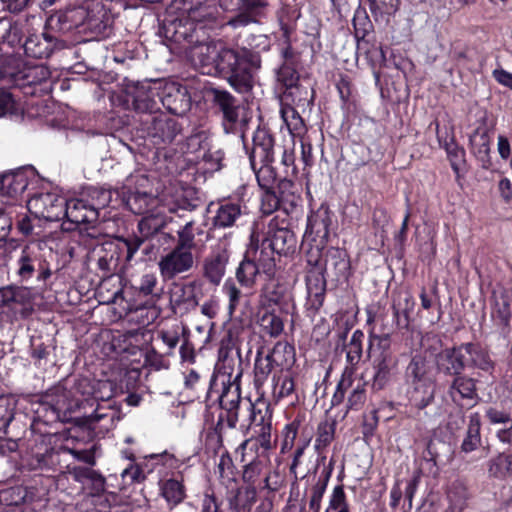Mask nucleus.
<instances>
[{"instance_id": "nucleus-1", "label": "nucleus", "mask_w": 512, "mask_h": 512, "mask_svg": "<svg viewBox=\"0 0 512 512\" xmlns=\"http://www.w3.org/2000/svg\"><path fill=\"white\" fill-rule=\"evenodd\" d=\"M261 67L259 53L247 48L222 47L216 72L239 93L252 90L254 71Z\"/></svg>"}, {"instance_id": "nucleus-2", "label": "nucleus", "mask_w": 512, "mask_h": 512, "mask_svg": "<svg viewBox=\"0 0 512 512\" xmlns=\"http://www.w3.org/2000/svg\"><path fill=\"white\" fill-rule=\"evenodd\" d=\"M369 353L374 370L371 389L374 392L382 391L390 385L397 369V359L391 349L389 333L371 335Z\"/></svg>"}, {"instance_id": "nucleus-3", "label": "nucleus", "mask_w": 512, "mask_h": 512, "mask_svg": "<svg viewBox=\"0 0 512 512\" xmlns=\"http://www.w3.org/2000/svg\"><path fill=\"white\" fill-rule=\"evenodd\" d=\"M138 130L157 148L173 144L183 133L182 124L164 113L141 116Z\"/></svg>"}, {"instance_id": "nucleus-4", "label": "nucleus", "mask_w": 512, "mask_h": 512, "mask_svg": "<svg viewBox=\"0 0 512 512\" xmlns=\"http://www.w3.org/2000/svg\"><path fill=\"white\" fill-rule=\"evenodd\" d=\"M246 410L249 412V425L254 424L259 429L256 431L255 439H246L238 449L244 451L250 447L252 451L268 453L272 447L270 405L265 401L258 400L256 403H246Z\"/></svg>"}, {"instance_id": "nucleus-5", "label": "nucleus", "mask_w": 512, "mask_h": 512, "mask_svg": "<svg viewBox=\"0 0 512 512\" xmlns=\"http://www.w3.org/2000/svg\"><path fill=\"white\" fill-rule=\"evenodd\" d=\"M219 403L224 412L219 415L215 425V432L221 437L224 424L226 423L228 428L234 429L239 421L240 410L246 409V403L251 402L249 400L243 401L238 384L229 383L227 386H223L222 393L219 396Z\"/></svg>"}, {"instance_id": "nucleus-6", "label": "nucleus", "mask_w": 512, "mask_h": 512, "mask_svg": "<svg viewBox=\"0 0 512 512\" xmlns=\"http://www.w3.org/2000/svg\"><path fill=\"white\" fill-rule=\"evenodd\" d=\"M64 211V218L68 222L75 225H85L84 231L86 235L92 239L98 238L100 232L95 227V224L98 221L99 212L95 210L93 205H90L88 200H66Z\"/></svg>"}, {"instance_id": "nucleus-7", "label": "nucleus", "mask_w": 512, "mask_h": 512, "mask_svg": "<svg viewBox=\"0 0 512 512\" xmlns=\"http://www.w3.org/2000/svg\"><path fill=\"white\" fill-rule=\"evenodd\" d=\"M127 101L131 102L133 108L138 113L145 115H155L160 110L158 100L160 101V92L152 87L150 82H137L127 86Z\"/></svg>"}, {"instance_id": "nucleus-8", "label": "nucleus", "mask_w": 512, "mask_h": 512, "mask_svg": "<svg viewBox=\"0 0 512 512\" xmlns=\"http://www.w3.org/2000/svg\"><path fill=\"white\" fill-rule=\"evenodd\" d=\"M5 251L11 254L17 266L16 273L21 280H29L37 270L41 269V258L36 247L31 245L20 246L11 240L5 245Z\"/></svg>"}, {"instance_id": "nucleus-9", "label": "nucleus", "mask_w": 512, "mask_h": 512, "mask_svg": "<svg viewBox=\"0 0 512 512\" xmlns=\"http://www.w3.org/2000/svg\"><path fill=\"white\" fill-rule=\"evenodd\" d=\"M195 262L193 252L174 246L160 258L158 267L165 280H172L179 275L189 273L195 266Z\"/></svg>"}, {"instance_id": "nucleus-10", "label": "nucleus", "mask_w": 512, "mask_h": 512, "mask_svg": "<svg viewBox=\"0 0 512 512\" xmlns=\"http://www.w3.org/2000/svg\"><path fill=\"white\" fill-rule=\"evenodd\" d=\"M66 199L54 193H42L28 201V209L35 216L46 221H59L64 218Z\"/></svg>"}, {"instance_id": "nucleus-11", "label": "nucleus", "mask_w": 512, "mask_h": 512, "mask_svg": "<svg viewBox=\"0 0 512 512\" xmlns=\"http://www.w3.org/2000/svg\"><path fill=\"white\" fill-rule=\"evenodd\" d=\"M121 418L120 406L112 402L110 397L102 401V403H98L92 414L76 418L75 423L79 426L94 429L97 423L103 422V427L109 430L115 427Z\"/></svg>"}, {"instance_id": "nucleus-12", "label": "nucleus", "mask_w": 512, "mask_h": 512, "mask_svg": "<svg viewBox=\"0 0 512 512\" xmlns=\"http://www.w3.org/2000/svg\"><path fill=\"white\" fill-rule=\"evenodd\" d=\"M224 45L216 42H198L195 40L193 44L185 48L188 50V56L194 66L207 69L204 73H210L212 69L216 70L220 52Z\"/></svg>"}, {"instance_id": "nucleus-13", "label": "nucleus", "mask_w": 512, "mask_h": 512, "mask_svg": "<svg viewBox=\"0 0 512 512\" xmlns=\"http://www.w3.org/2000/svg\"><path fill=\"white\" fill-rule=\"evenodd\" d=\"M466 367L462 344L441 350L435 356L436 371L445 377H454L463 373Z\"/></svg>"}, {"instance_id": "nucleus-14", "label": "nucleus", "mask_w": 512, "mask_h": 512, "mask_svg": "<svg viewBox=\"0 0 512 512\" xmlns=\"http://www.w3.org/2000/svg\"><path fill=\"white\" fill-rule=\"evenodd\" d=\"M213 105L222 113L225 129L231 130L237 124L241 106L239 101L228 91L211 88L209 91Z\"/></svg>"}, {"instance_id": "nucleus-15", "label": "nucleus", "mask_w": 512, "mask_h": 512, "mask_svg": "<svg viewBox=\"0 0 512 512\" xmlns=\"http://www.w3.org/2000/svg\"><path fill=\"white\" fill-rule=\"evenodd\" d=\"M160 102L172 114L183 116L191 108V97L186 87L178 84L166 85L160 93Z\"/></svg>"}, {"instance_id": "nucleus-16", "label": "nucleus", "mask_w": 512, "mask_h": 512, "mask_svg": "<svg viewBox=\"0 0 512 512\" xmlns=\"http://www.w3.org/2000/svg\"><path fill=\"white\" fill-rule=\"evenodd\" d=\"M200 284L197 281L174 283L170 290V304L174 312H188L195 309L199 302L196 294Z\"/></svg>"}, {"instance_id": "nucleus-17", "label": "nucleus", "mask_w": 512, "mask_h": 512, "mask_svg": "<svg viewBox=\"0 0 512 512\" xmlns=\"http://www.w3.org/2000/svg\"><path fill=\"white\" fill-rule=\"evenodd\" d=\"M229 257V252L225 247H218L204 259L202 275L210 284L218 286L221 283L226 273Z\"/></svg>"}, {"instance_id": "nucleus-18", "label": "nucleus", "mask_w": 512, "mask_h": 512, "mask_svg": "<svg viewBox=\"0 0 512 512\" xmlns=\"http://www.w3.org/2000/svg\"><path fill=\"white\" fill-rule=\"evenodd\" d=\"M327 276L336 281L347 280L350 270V261L345 250L330 247L325 250L324 262L320 267Z\"/></svg>"}, {"instance_id": "nucleus-19", "label": "nucleus", "mask_w": 512, "mask_h": 512, "mask_svg": "<svg viewBox=\"0 0 512 512\" xmlns=\"http://www.w3.org/2000/svg\"><path fill=\"white\" fill-rule=\"evenodd\" d=\"M263 241L267 242L277 254L294 252L297 243L295 234L288 228L278 227L275 219L269 222Z\"/></svg>"}, {"instance_id": "nucleus-20", "label": "nucleus", "mask_w": 512, "mask_h": 512, "mask_svg": "<svg viewBox=\"0 0 512 512\" xmlns=\"http://www.w3.org/2000/svg\"><path fill=\"white\" fill-rule=\"evenodd\" d=\"M22 46L28 57L43 59L48 58L55 49L61 46V43L52 34L43 32L30 34Z\"/></svg>"}, {"instance_id": "nucleus-21", "label": "nucleus", "mask_w": 512, "mask_h": 512, "mask_svg": "<svg viewBox=\"0 0 512 512\" xmlns=\"http://www.w3.org/2000/svg\"><path fill=\"white\" fill-rule=\"evenodd\" d=\"M274 139L266 129H257L253 135V145L249 155L252 168L259 163H272L274 159Z\"/></svg>"}, {"instance_id": "nucleus-22", "label": "nucleus", "mask_w": 512, "mask_h": 512, "mask_svg": "<svg viewBox=\"0 0 512 512\" xmlns=\"http://www.w3.org/2000/svg\"><path fill=\"white\" fill-rule=\"evenodd\" d=\"M477 380L463 373L453 377L447 388V394L458 406L464 400H477Z\"/></svg>"}, {"instance_id": "nucleus-23", "label": "nucleus", "mask_w": 512, "mask_h": 512, "mask_svg": "<svg viewBox=\"0 0 512 512\" xmlns=\"http://www.w3.org/2000/svg\"><path fill=\"white\" fill-rule=\"evenodd\" d=\"M28 176L24 171H15L0 177V198L3 203L16 200L28 187Z\"/></svg>"}, {"instance_id": "nucleus-24", "label": "nucleus", "mask_w": 512, "mask_h": 512, "mask_svg": "<svg viewBox=\"0 0 512 512\" xmlns=\"http://www.w3.org/2000/svg\"><path fill=\"white\" fill-rule=\"evenodd\" d=\"M325 272L319 269H310L306 276L307 292H308V305L309 309L317 312L323 305L325 291H326V278Z\"/></svg>"}, {"instance_id": "nucleus-25", "label": "nucleus", "mask_w": 512, "mask_h": 512, "mask_svg": "<svg viewBox=\"0 0 512 512\" xmlns=\"http://www.w3.org/2000/svg\"><path fill=\"white\" fill-rule=\"evenodd\" d=\"M437 138L447 153L453 171L458 175L465 165V150L455 142L447 127L440 129L437 126Z\"/></svg>"}, {"instance_id": "nucleus-26", "label": "nucleus", "mask_w": 512, "mask_h": 512, "mask_svg": "<svg viewBox=\"0 0 512 512\" xmlns=\"http://www.w3.org/2000/svg\"><path fill=\"white\" fill-rule=\"evenodd\" d=\"M276 252L270 248L267 242L262 241L261 246L248 250L246 255L254 262L258 270L271 280L275 274L276 263L274 254Z\"/></svg>"}, {"instance_id": "nucleus-27", "label": "nucleus", "mask_w": 512, "mask_h": 512, "mask_svg": "<svg viewBox=\"0 0 512 512\" xmlns=\"http://www.w3.org/2000/svg\"><path fill=\"white\" fill-rule=\"evenodd\" d=\"M405 376L413 386L432 384L430 380V365L427 357L418 352L415 353L406 367Z\"/></svg>"}, {"instance_id": "nucleus-28", "label": "nucleus", "mask_w": 512, "mask_h": 512, "mask_svg": "<svg viewBox=\"0 0 512 512\" xmlns=\"http://www.w3.org/2000/svg\"><path fill=\"white\" fill-rule=\"evenodd\" d=\"M74 394L84 397L93 396L95 400L104 401L112 396V383L108 381H91L88 378L76 380L73 386Z\"/></svg>"}, {"instance_id": "nucleus-29", "label": "nucleus", "mask_w": 512, "mask_h": 512, "mask_svg": "<svg viewBox=\"0 0 512 512\" xmlns=\"http://www.w3.org/2000/svg\"><path fill=\"white\" fill-rule=\"evenodd\" d=\"M18 63L13 65L12 69H4L3 75L9 76L16 82L23 81V84H39L50 77L49 70L43 65L28 66L22 70H16Z\"/></svg>"}, {"instance_id": "nucleus-30", "label": "nucleus", "mask_w": 512, "mask_h": 512, "mask_svg": "<svg viewBox=\"0 0 512 512\" xmlns=\"http://www.w3.org/2000/svg\"><path fill=\"white\" fill-rule=\"evenodd\" d=\"M266 4L267 2H240L235 16L231 17L227 24L238 28L257 22L262 17Z\"/></svg>"}, {"instance_id": "nucleus-31", "label": "nucleus", "mask_w": 512, "mask_h": 512, "mask_svg": "<svg viewBox=\"0 0 512 512\" xmlns=\"http://www.w3.org/2000/svg\"><path fill=\"white\" fill-rule=\"evenodd\" d=\"M255 453V457L243 466L242 472V480L249 485L248 489L253 495L256 494V481L267 471L270 463L268 453Z\"/></svg>"}, {"instance_id": "nucleus-32", "label": "nucleus", "mask_w": 512, "mask_h": 512, "mask_svg": "<svg viewBox=\"0 0 512 512\" xmlns=\"http://www.w3.org/2000/svg\"><path fill=\"white\" fill-rule=\"evenodd\" d=\"M470 145L473 154L481 162L484 169L491 166L490 159V138L485 127H478L470 136Z\"/></svg>"}, {"instance_id": "nucleus-33", "label": "nucleus", "mask_w": 512, "mask_h": 512, "mask_svg": "<svg viewBox=\"0 0 512 512\" xmlns=\"http://www.w3.org/2000/svg\"><path fill=\"white\" fill-rule=\"evenodd\" d=\"M164 33L167 39L177 44L187 43L190 46L195 42L196 29L193 24L181 19L164 24Z\"/></svg>"}, {"instance_id": "nucleus-34", "label": "nucleus", "mask_w": 512, "mask_h": 512, "mask_svg": "<svg viewBox=\"0 0 512 512\" xmlns=\"http://www.w3.org/2000/svg\"><path fill=\"white\" fill-rule=\"evenodd\" d=\"M464 354L469 356V365L483 372L492 374L495 363L491 359L489 352L479 344L462 343Z\"/></svg>"}, {"instance_id": "nucleus-35", "label": "nucleus", "mask_w": 512, "mask_h": 512, "mask_svg": "<svg viewBox=\"0 0 512 512\" xmlns=\"http://www.w3.org/2000/svg\"><path fill=\"white\" fill-rule=\"evenodd\" d=\"M330 219L326 212L314 214L308 218L305 232V241L320 242L324 244L329 236Z\"/></svg>"}, {"instance_id": "nucleus-36", "label": "nucleus", "mask_w": 512, "mask_h": 512, "mask_svg": "<svg viewBox=\"0 0 512 512\" xmlns=\"http://www.w3.org/2000/svg\"><path fill=\"white\" fill-rule=\"evenodd\" d=\"M481 416L478 412L469 415V422L465 438L461 444V451L470 453L481 446Z\"/></svg>"}, {"instance_id": "nucleus-37", "label": "nucleus", "mask_w": 512, "mask_h": 512, "mask_svg": "<svg viewBox=\"0 0 512 512\" xmlns=\"http://www.w3.org/2000/svg\"><path fill=\"white\" fill-rule=\"evenodd\" d=\"M157 197L147 192H133L126 199V205L131 212L137 215H145L153 211L158 205Z\"/></svg>"}, {"instance_id": "nucleus-38", "label": "nucleus", "mask_w": 512, "mask_h": 512, "mask_svg": "<svg viewBox=\"0 0 512 512\" xmlns=\"http://www.w3.org/2000/svg\"><path fill=\"white\" fill-rule=\"evenodd\" d=\"M242 210L238 203L224 202L220 204L213 218V225L217 228L232 227L241 217Z\"/></svg>"}, {"instance_id": "nucleus-39", "label": "nucleus", "mask_w": 512, "mask_h": 512, "mask_svg": "<svg viewBox=\"0 0 512 512\" xmlns=\"http://www.w3.org/2000/svg\"><path fill=\"white\" fill-rule=\"evenodd\" d=\"M172 221L171 217L161 212L153 213L152 211L139 221L138 229L144 238H149L160 232L168 222Z\"/></svg>"}, {"instance_id": "nucleus-40", "label": "nucleus", "mask_w": 512, "mask_h": 512, "mask_svg": "<svg viewBox=\"0 0 512 512\" xmlns=\"http://www.w3.org/2000/svg\"><path fill=\"white\" fill-rule=\"evenodd\" d=\"M273 398L280 401L284 398H297L295 395V382L289 372H280L273 376Z\"/></svg>"}, {"instance_id": "nucleus-41", "label": "nucleus", "mask_w": 512, "mask_h": 512, "mask_svg": "<svg viewBox=\"0 0 512 512\" xmlns=\"http://www.w3.org/2000/svg\"><path fill=\"white\" fill-rule=\"evenodd\" d=\"M278 346H280V344H277L272 352H269L265 356H262L261 352L257 353L254 365V381L256 386H262L272 372L274 368L273 354Z\"/></svg>"}, {"instance_id": "nucleus-42", "label": "nucleus", "mask_w": 512, "mask_h": 512, "mask_svg": "<svg viewBox=\"0 0 512 512\" xmlns=\"http://www.w3.org/2000/svg\"><path fill=\"white\" fill-rule=\"evenodd\" d=\"M511 297L510 293L504 292L495 297L492 317L499 326L508 327L511 320Z\"/></svg>"}, {"instance_id": "nucleus-43", "label": "nucleus", "mask_w": 512, "mask_h": 512, "mask_svg": "<svg viewBox=\"0 0 512 512\" xmlns=\"http://www.w3.org/2000/svg\"><path fill=\"white\" fill-rule=\"evenodd\" d=\"M488 472L490 476L498 479L512 476V453H500L490 459Z\"/></svg>"}, {"instance_id": "nucleus-44", "label": "nucleus", "mask_w": 512, "mask_h": 512, "mask_svg": "<svg viewBox=\"0 0 512 512\" xmlns=\"http://www.w3.org/2000/svg\"><path fill=\"white\" fill-rule=\"evenodd\" d=\"M262 274L255 266L254 262L245 254L243 260L236 269V279L238 283L245 288H252L258 275Z\"/></svg>"}, {"instance_id": "nucleus-45", "label": "nucleus", "mask_w": 512, "mask_h": 512, "mask_svg": "<svg viewBox=\"0 0 512 512\" xmlns=\"http://www.w3.org/2000/svg\"><path fill=\"white\" fill-rule=\"evenodd\" d=\"M161 493L171 507L180 504L186 497V490L182 480L174 478L163 482L161 486Z\"/></svg>"}, {"instance_id": "nucleus-46", "label": "nucleus", "mask_w": 512, "mask_h": 512, "mask_svg": "<svg viewBox=\"0 0 512 512\" xmlns=\"http://www.w3.org/2000/svg\"><path fill=\"white\" fill-rule=\"evenodd\" d=\"M284 97L291 99V101L298 107H309L313 103L314 91L310 85H303L299 83L295 87L285 90Z\"/></svg>"}, {"instance_id": "nucleus-47", "label": "nucleus", "mask_w": 512, "mask_h": 512, "mask_svg": "<svg viewBox=\"0 0 512 512\" xmlns=\"http://www.w3.org/2000/svg\"><path fill=\"white\" fill-rule=\"evenodd\" d=\"M258 323L262 331L273 338L280 336L284 330L282 318L274 312L269 311L267 308H265L263 313L259 316Z\"/></svg>"}, {"instance_id": "nucleus-48", "label": "nucleus", "mask_w": 512, "mask_h": 512, "mask_svg": "<svg viewBox=\"0 0 512 512\" xmlns=\"http://www.w3.org/2000/svg\"><path fill=\"white\" fill-rule=\"evenodd\" d=\"M187 18L191 23L213 22L216 20V7L206 2H196L187 9Z\"/></svg>"}, {"instance_id": "nucleus-49", "label": "nucleus", "mask_w": 512, "mask_h": 512, "mask_svg": "<svg viewBox=\"0 0 512 512\" xmlns=\"http://www.w3.org/2000/svg\"><path fill=\"white\" fill-rule=\"evenodd\" d=\"M281 117L286 124L289 132L293 136H300L305 131L304 120L298 111L291 105H282Z\"/></svg>"}, {"instance_id": "nucleus-50", "label": "nucleus", "mask_w": 512, "mask_h": 512, "mask_svg": "<svg viewBox=\"0 0 512 512\" xmlns=\"http://www.w3.org/2000/svg\"><path fill=\"white\" fill-rule=\"evenodd\" d=\"M70 392L63 386L57 385L49 390L46 397L53 409L58 413L61 411H68L72 407L70 401Z\"/></svg>"}, {"instance_id": "nucleus-51", "label": "nucleus", "mask_w": 512, "mask_h": 512, "mask_svg": "<svg viewBox=\"0 0 512 512\" xmlns=\"http://www.w3.org/2000/svg\"><path fill=\"white\" fill-rule=\"evenodd\" d=\"M335 429L336 423L334 421L329 422L325 420L319 423L315 439V449L319 455L333 441Z\"/></svg>"}, {"instance_id": "nucleus-52", "label": "nucleus", "mask_w": 512, "mask_h": 512, "mask_svg": "<svg viewBox=\"0 0 512 512\" xmlns=\"http://www.w3.org/2000/svg\"><path fill=\"white\" fill-rule=\"evenodd\" d=\"M331 476V469L325 471L323 475L311 488V495L309 500V509L313 512H320L321 501L327 488L328 481Z\"/></svg>"}, {"instance_id": "nucleus-53", "label": "nucleus", "mask_w": 512, "mask_h": 512, "mask_svg": "<svg viewBox=\"0 0 512 512\" xmlns=\"http://www.w3.org/2000/svg\"><path fill=\"white\" fill-rule=\"evenodd\" d=\"M434 397L435 391L432 384H425V386L416 385L414 386L410 401L415 408L423 410L433 402Z\"/></svg>"}, {"instance_id": "nucleus-54", "label": "nucleus", "mask_w": 512, "mask_h": 512, "mask_svg": "<svg viewBox=\"0 0 512 512\" xmlns=\"http://www.w3.org/2000/svg\"><path fill=\"white\" fill-rule=\"evenodd\" d=\"M194 225L195 222L190 220L177 230L175 247L193 252V249L196 247Z\"/></svg>"}, {"instance_id": "nucleus-55", "label": "nucleus", "mask_w": 512, "mask_h": 512, "mask_svg": "<svg viewBox=\"0 0 512 512\" xmlns=\"http://www.w3.org/2000/svg\"><path fill=\"white\" fill-rule=\"evenodd\" d=\"M364 337L365 335L363 331L359 329L355 330L352 334L349 343L346 346V358L348 363L352 366L357 365L361 360Z\"/></svg>"}, {"instance_id": "nucleus-56", "label": "nucleus", "mask_w": 512, "mask_h": 512, "mask_svg": "<svg viewBox=\"0 0 512 512\" xmlns=\"http://www.w3.org/2000/svg\"><path fill=\"white\" fill-rule=\"evenodd\" d=\"M325 512H351L350 505L342 485L334 487L329 498V505Z\"/></svg>"}, {"instance_id": "nucleus-57", "label": "nucleus", "mask_w": 512, "mask_h": 512, "mask_svg": "<svg viewBox=\"0 0 512 512\" xmlns=\"http://www.w3.org/2000/svg\"><path fill=\"white\" fill-rule=\"evenodd\" d=\"M87 10L86 24L91 27H99L100 24L107 20V10L103 2H90L89 5H85Z\"/></svg>"}, {"instance_id": "nucleus-58", "label": "nucleus", "mask_w": 512, "mask_h": 512, "mask_svg": "<svg viewBox=\"0 0 512 512\" xmlns=\"http://www.w3.org/2000/svg\"><path fill=\"white\" fill-rule=\"evenodd\" d=\"M256 174L257 181L263 189L270 190L276 181V173L271 166V163H259L252 168Z\"/></svg>"}, {"instance_id": "nucleus-59", "label": "nucleus", "mask_w": 512, "mask_h": 512, "mask_svg": "<svg viewBox=\"0 0 512 512\" xmlns=\"http://www.w3.org/2000/svg\"><path fill=\"white\" fill-rule=\"evenodd\" d=\"M222 291L228 298V311L229 314L232 315L236 308L239 306L243 294L240 288L237 286L236 282L232 279L225 281L222 287Z\"/></svg>"}, {"instance_id": "nucleus-60", "label": "nucleus", "mask_w": 512, "mask_h": 512, "mask_svg": "<svg viewBox=\"0 0 512 512\" xmlns=\"http://www.w3.org/2000/svg\"><path fill=\"white\" fill-rule=\"evenodd\" d=\"M277 79L285 86L286 90L295 87L300 83L296 65L283 64L278 70Z\"/></svg>"}, {"instance_id": "nucleus-61", "label": "nucleus", "mask_w": 512, "mask_h": 512, "mask_svg": "<svg viewBox=\"0 0 512 512\" xmlns=\"http://www.w3.org/2000/svg\"><path fill=\"white\" fill-rule=\"evenodd\" d=\"M14 401L7 396H0V432L5 431L14 418Z\"/></svg>"}, {"instance_id": "nucleus-62", "label": "nucleus", "mask_w": 512, "mask_h": 512, "mask_svg": "<svg viewBox=\"0 0 512 512\" xmlns=\"http://www.w3.org/2000/svg\"><path fill=\"white\" fill-rule=\"evenodd\" d=\"M282 298V293L279 287L274 282L267 283L261 292V305L267 308L271 305L278 304Z\"/></svg>"}, {"instance_id": "nucleus-63", "label": "nucleus", "mask_w": 512, "mask_h": 512, "mask_svg": "<svg viewBox=\"0 0 512 512\" xmlns=\"http://www.w3.org/2000/svg\"><path fill=\"white\" fill-rule=\"evenodd\" d=\"M89 196L91 198L90 205H93L95 210L108 206L112 200V191L104 188H93L90 190Z\"/></svg>"}, {"instance_id": "nucleus-64", "label": "nucleus", "mask_w": 512, "mask_h": 512, "mask_svg": "<svg viewBox=\"0 0 512 512\" xmlns=\"http://www.w3.org/2000/svg\"><path fill=\"white\" fill-rule=\"evenodd\" d=\"M64 20L70 22L74 26L86 24L87 10L84 4L68 7L63 15Z\"/></svg>"}]
</instances>
